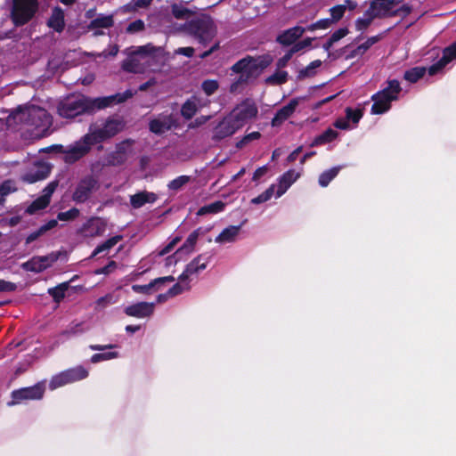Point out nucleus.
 <instances>
[{
    "label": "nucleus",
    "mask_w": 456,
    "mask_h": 456,
    "mask_svg": "<svg viewBox=\"0 0 456 456\" xmlns=\"http://www.w3.org/2000/svg\"><path fill=\"white\" fill-rule=\"evenodd\" d=\"M426 72V69L423 67H415L411 69H408L404 73V79L411 82L415 83L417 82L420 77L424 76Z\"/></svg>",
    "instance_id": "58836bf2"
},
{
    "label": "nucleus",
    "mask_w": 456,
    "mask_h": 456,
    "mask_svg": "<svg viewBox=\"0 0 456 456\" xmlns=\"http://www.w3.org/2000/svg\"><path fill=\"white\" fill-rule=\"evenodd\" d=\"M118 46L117 45H110L107 49H105L102 53L95 54V56L104 57V58H107L110 56L114 57L118 54Z\"/></svg>",
    "instance_id": "e2e57ef3"
},
{
    "label": "nucleus",
    "mask_w": 456,
    "mask_h": 456,
    "mask_svg": "<svg viewBox=\"0 0 456 456\" xmlns=\"http://www.w3.org/2000/svg\"><path fill=\"white\" fill-rule=\"evenodd\" d=\"M381 39V36H374L369 37L364 43L358 45L355 49H354L349 54V58H354L357 56L362 55L365 52H367L373 45L378 43Z\"/></svg>",
    "instance_id": "7c9ffc66"
},
{
    "label": "nucleus",
    "mask_w": 456,
    "mask_h": 456,
    "mask_svg": "<svg viewBox=\"0 0 456 456\" xmlns=\"http://www.w3.org/2000/svg\"><path fill=\"white\" fill-rule=\"evenodd\" d=\"M17 286L15 283L0 280V292H11L16 289Z\"/></svg>",
    "instance_id": "774afa93"
},
{
    "label": "nucleus",
    "mask_w": 456,
    "mask_h": 456,
    "mask_svg": "<svg viewBox=\"0 0 456 456\" xmlns=\"http://www.w3.org/2000/svg\"><path fill=\"white\" fill-rule=\"evenodd\" d=\"M314 38H311V37H307L302 41H299L297 43H296L290 49L289 51L294 54L306 47H310L311 45H312V42H313Z\"/></svg>",
    "instance_id": "4d7b16f0"
},
{
    "label": "nucleus",
    "mask_w": 456,
    "mask_h": 456,
    "mask_svg": "<svg viewBox=\"0 0 456 456\" xmlns=\"http://www.w3.org/2000/svg\"><path fill=\"white\" fill-rule=\"evenodd\" d=\"M154 307V303L140 302L126 306L124 312L128 316L144 318L153 314Z\"/></svg>",
    "instance_id": "4be33fe9"
},
{
    "label": "nucleus",
    "mask_w": 456,
    "mask_h": 456,
    "mask_svg": "<svg viewBox=\"0 0 456 456\" xmlns=\"http://www.w3.org/2000/svg\"><path fill=\"white\" fill-rule=\"evenodd\" d=\"M47 24L50 28L57 32H61L64 28V12L60 7H55L53 10L52 15L49 18Z\"/></svg>",
    "instance_id": "cd10ccee"
},
{
    "label": "nucleus",
    "mask_w": 456,
    "mask_h": 456,
    "mask_svg": "<svg viewBox=\"0 0 456 456\" xmlns=\"http://www.w3.org/2000/svg\"><path fill=\"white\" fill-rule=\"evenodd\" d=\"M118 354L117 352H108V353H99L95 354L91 357V362L93 363H97L102 361H108L114 358H117Z\"/></svg>",
    "instance_id": "8fccbe9b"
},
{
    "label": "nucleus",
    "mask_w": 456,
    "mask_h": 456,
    "mask_svg": "<svg viewBox=\"0 0 456 456\" xmlns=\"http://www.w3.org/2000/svg\"><path fill=\"white\" fill-rule=\"evenodd\" d=\"M322 65V61L320 60H316L312 61L305 69H303L300 74L302 76H313L314 74V69L319 68Z\"/></svg>",
    "instance_id": "052dcab7"
},
{
    "label": "nucleus",
    "mask_w": 456,
    "mask_h": 456,
    "mask_svg": "<svg viewBox=\"0 0 456 456\" xmlns=\"http://www.w3.org/2000/svg\"><path fill=\"white\" fill-rule=\"evenodd\" d=\"M156 285L154 283V281H152L151 282H150L149 284H146V285H133L132 286V289L136 292V293H144V294H147L150 292V290L152 289V288H155Z\"/></svg>",
    "instance_id": "69168bd1"
},
{
    "label": "nucleus",
    "mask_w": 456,
    "mask_h": 456,
    "mask_svg": "<svg viewBox=\"0 0 456 456\" xmlns=\"http://www.w3.org/2000/svg\"><path fill=\"white\" fill-rule=\"evenodd\" d=\"M182 240V237L180 236H176L175 237L166 247H164L159 252V256H164L167 253H169L174 248L175 246L180 242Z\"/></svg>",
    "instance_id": "338daca9"
},
{
    "label": "nucleus",
    "mask_w": 456,
    "mask_h": 456,
    "mask_svg": "<svg viewBox=\"0 0 456 456\" xmlns=\"http://www.w3.org/2000/svg\"><path fill=\"white\" fill-rule=\"evenodd\" d=\"M122 240V236L121 235H116L109 240H107L106 241H104L103 243L98 245L94 252H93V256L103 252V251H108L110 250V248H112L117 243H118L120 240Z\"/></svg>",
    "instance_id": "f704fd0d"
},
{
    "label": "nucleus",
    "mask_w": 456,
    "mask_h": 456,
    "mask_svg": "<svg viewBox=\"0 0 456 456\" xmlns=\"http://www.w3.org/2000/svg\"><path fill=\"white\" fill-rule=\"evenodd\" d=\"M133 95L134 92L132 90H126L123 94L98 98L94 102L83 95H70L57 103L56 110L58 115L62 118H74L78 115L90 111L94 107L103 109L114 103L123 102Z\"/></svg>",
    "instance_id": "f257e3e1"
},
{
    "label": "nucleus",
    "mask_w": 456,
    "mask_h": 456,
    "mask_svg": "<svg viewBox=\"0 0 456 456\" xmlns=\"http://www.w3.org/2000/svg\"><path fill=\"white\" fill-rule=\"evenodd\" d=\"M44 393L45 386L42 383H37L33 387L14 390L12 393V400L7 404L8 406H12L20 403L24 400H39L43 397Z\"/></svg>",
    "instance_id": "9b49d317"
},
{
    "label": "nucleus",
    "mask_w": 456,
    "mask_h": 456,
    "mask_svg": "<svg viewBox=\"0 0 456 456\" xmlns=\"http://www.w3.org/2000/svg\"><path fill=\"white\" fill-rule=\"evenodd\" d=\"M191 180V177L189 175H180L174 180L170 181L167 184V188L171 191H179L183 186L190 183Z\"/></svg>",
    "instance_id": "79ce46f5"
},
{
    "label": "nucleus",
    "mask_w": 456,
    "mask_h": 456,
    "mask_svg": "<svg viewBox=\"0 0 456 456\" xmlns=\"http://www.w3.org/2000/svg\"><path fill=\"white\" fill-rule=\"evenodd\" d=\"M58 186V182H51L44 190L43 195L35 200L26 209L29 215H34L37 211L45 208L51 200V197Z\"/></svg>",
    "instance_id": "f3484780"
},
{
    "label": "nucleus",
    "mask_w": 456,
    "mask_h": 456,
    "mask_svg": "<svg viewBox=\"0 0 456 456\" xmlns=\"http://www.w3.org/2000/svg\"><path fill=\"white\" fill-rule=\"evenodd\" d=\"M118 300V297H116L112 293H110V294H107V295L98 298L97 301L95 302V304H96V307L98 309H102L110 305H113V304L117 303Z\"/></svg>",
    "instance_id": "49530a36"
},
{
    "label": "nucleus",
    "mask_w": 456,
    "mask_h": 456,
    "mask_svg": "<svg viewBox=\"0 0 456 456\" xmlns=\"http://www.w3.org/2000/svg\"><path fill=\"white\" fill-rule=\"evenodd\" d=\"M330 20H332V23L335 24L338 21H339L344 14H345V8L344 6L338 4L330 9Z\"/></svg>",
    "instance_id": "3c124183"
},
{
    "label": "nucleus",
    "mask_w": 456,
    "mask_h": 456,
    "mask_svg": "<svg viewBox=\"0 0 456 456\" xmlns=\"http://www.w3.org/2000/svg\"><path fill=\"white\" fill-rule=\"evenodd\" d=\"M64 372L69 383L84 379L88 376V371L82 366L66 370Z\"/></svg>",
    "instance_id": "473e14b6"
},
{
    "label": "nucleus",
    "mask_w": 456,
    "mask_h": 456,
    "mask_svg": "<svg viewBox=\"0 0 456 456\" xmlns=\"http://www.w3.org/2000/svg\"><path fill=\"white\" fill-rule=\"evenodd\" d=\"M172 14L176 19H187L189 18L191 12L187 8H184L177 4H174L172 6Z\"/></svg>",
    "instance_id": "5fc2aeb1"
},
{
    "label": "nucleus",
    "mask_w": 456,
    "mask_h": 456,
    "mask_svg": "<svg viewBox=\"0 0 456 456\" xmlns=\"http://www.w3.org/2000/svg\"><path fill=\"white\" fill-rule=\"evenodd\" d=\"M158 197L154 192L142 191L130 196V204L134 208H140L146 204H152Z\"/></svg>",
    "instance_id": "393cba45"
},
{
    "label": "nucleus",
    "mask_w": 456,
    "mask_h": 456,
    "mask_svg": "<svg viewBox=\"0 0 456 456\" xmlns=\"http://www.w3.org/2000/svg\"><path fill=\"white\" fill-rule=\"evenodd\" d=\"M114 24L113 15L100 14L88 25L89 29L109 28Z\"/></svg>",
    "instance_id": "c756f323"
},
{
    "label": "nucleus",
    "mask_w": 456,
    "mask_h": 456,
    "mask_svg": "<svg viewBox=\"0 0 456 456\" xmlns=\"http://www.w3.org/2000/svg\"><path fill=\"white\" fill-rule=\"evenodd\" d=\"M16 188L11 181H5L0 185V205L5 201V197L15 191Z\"/></svg>",
    "instance_id": "de8ad7c7"
},
{
    "label": "nucleus",
    "mask_w": 456,
    "mask_h": 456,
    "mask_svg": "<svg viewBox=\"0 0 456 456\" xmlns=\"http://www.w3.org/2000/svg\"><path fill=\"white\" fill-rule=\"evenodd\" d=\"M349 30L347 28H340L334 31L326 43L323 44L322 47L325 51L329 52L330 48L338 43L340 39L347 36Z\"/></svg>",
    "instance_id": "2f4dec72"
},
{
    "label": "nucleus",
    "mask_w": 456,
    "mask_h": 456,
    "mask_svg": "<svg viewBox=\"0 0 456 456\" xmlns=\"http://www.w3.org/2000/svg\"><path fill=\"white\" fill-rule=\"evenodd\" d=\"M288 72L284 70H278L272 76L265 79V83L268 85H281L287 81Z\"/></svg>",
    "instance_id": "a19ab883"
},
{
    "label": "nucleus",
    "mask_w": 456,
    "mask_h": 456,
    "mask_svg": "<svg viewBox=\"0 0 456 456\" xmlns=\"http://www.w3.org/2000/svg\"><path fill=\"white\" fill-rule=\"evenodd\" d=\"M191 100L195 103V107L198 110L207 107L210 103L208 99L197 95L191 96Z\"/></svg>",
    "instance_id": "680f3d73"
},
{
    "label": "nucleus",
    "mask_w": 456,
    "mask_h": 456,
    "mask_svg": "<svg viewBox=\"0 0 456 456\" xmlns=\"http://www.w3.org/2000/svg\"><path fill=\"white\" fill-rule=\"evenodd\" d=\"M275 184L270 185L263 193L251 200L252 204H261L268 201L275 192Z\"/></svg>",
    "instance_id": "c03bdc74"
},
{
    "label": "nucleus",
    "mask_w": 456,
    "mask_h": 456,
    "mask_svg": "<svg viewBox=\"0 0 456 456\" xmlns=\"http://www.w3.org/2000/svg\"><path fill=\"white\" fill-rule=\"evenodd\" d=\"M456 58V43L444 49L443 57L429 67L428 73L433 76L442 70L451 61Z\"/></svg>",
    "instance_id": "5701e85b"
},
{
    "label": "nucleus",
    "mask_w": 456,
    "mask_h": 456,
    "mask_svg": "<svg viewBox=\"0 0 456 456\" xmlns=\"http://www.w3.org/2000/svg\"><path fill=\"white\" fill-rule=\"evenodd\" d=\"M173 120L169 115H162L150 123V129L155 134H163L172 126Z\"/></svg>",
    "instance_id": "a878e982"
},
{
    "label": "nucleus",
    "mask_w": 456,
    "mask_h": 456,
    "mask_svg": "<svg viewBox=\"0 0 456 456\" xmlns=\"http://www.w3.org/2000/svg\"><path fill=\"white\" fill-rule=\"evenodd\" d=\"M300 173L296 172L294 169H289L285 172L278 179V184L276 185L275 196L280 198L282 196L287 190L299 178Z\"/></svg>",
    "instance_id": "412c9836"
},
{
    "label": "nucleus",
    "mask_w": 456,
    "mask_h": 456,
    "mask_svg": "<svg viewBox=\"0 0 456 456\" xmlns=\"http://www.w3.org/2000/svg\"><path fill=\"white\" fill-rule=\"evenodd\" d=\"M411 6H410L409 4H402L401 2L400 4L394 5V17L401 16L404 18L411 12Z\"/></svg>",
    "instance_id": "603ef678"
},
{
    "label": "nucleus",
    "mask_w": 456,
    "mask_h": 456,
    "mask_svg": "<svg viewBox=\"0 0 456 456\" xmlns=\"http://www.w3.org/2000/svg\"><path fill=\"white\" fill-rule=\"evenodd\" d=\"M362 117V112L360 110H353L350 108L346 109V118L351 119L354 123H358Z\"/></svg>",
    "instance_id": "0e129e2a"
},
{
    "label": "nucleus",
    "mask_w": 456,
    "mask_h": 456,
    "mask_svg": "<svg viewBox=\"0 0 456 456\" xmlns=\"http://www.w3.org/2000/svg\"><path fill=\"white\" fill-rule=\"evenodd\" d=\"M58 258L59 253L56 252H53L47 256H37L23 263L21 267L27 272L40 273L52 266Z\"/></svg>",
    "instance_id": "f8f14e48"
},
{
    "label": "nucleus",
    "mask_w": 456,
    "mask_h": 456,
    "mask_svg": "<svg viewBox=\"0 0 456 456\" xmlns=\"http://www.w3.org/2000/svg\"><path fill=\"white\" fill-rule=\"evenodd\" d=\"M266 66L267 62L251 56H247L237 61L232 65V70L235 73H240V76L236 82L231 85L230 91L233 93L237 90L240 84L256 77Z\"/></svg>",
    "instance_id": "20e7f679"
},
{
    "label": "nucleus",
    "mask_w": 456,
    "mask_h": 456,
    "mask_svg": "<svg viewBox=\"0 0 456 456\" xmlns=\"http://www.w3.org/2000/svg\"><path fill=\"white\" fill-rule=\"evenodd\" d=\"M340 168V167H335L322 173L319 176V184L322 187H326L338 175Z\"/></svg>",
    "instance_id": "4c0bfd02"
},
{
    "label": "nucleus",
    "mask_w": 456,
    "mask_h": 456,
    "mask_svg": "<svg viewBox=\"0 0 456 456\" xmlns=\"http://www.w3.org/2000/svg\"><path fill=\"white\" fill-rule=\"evenodd\" d=\"M50 172L51 167L47 163L37 161L22 175V180L29 183H34L48 177Z\"/></svg>",
    "instance_id": "a211bd4d"
},
{
    "label": "nucleus",
    "mask_w": 456,
    "mask_h": 456,
    "mask_svg": "<svg viewBox=\"0 0 456 456\" xmlns=\"http://www.w3.org/2000/svg\"><path fill=\"white\" fill-rule=\"evenodd\" d=\"M153 0H131L122 7L124 12H135L141 8H147Z\"/></svg>",
    "instance_id": "e433bc0d"
},
{
    "label": "nucleus",
    "mask_w": 456,
    "mask_h": 456,
    "mask_svg": "<svg viewBox=\"0 0 456 456\" xmlns=\"http://www.w3.org/2000/svg\"><path fill=\"white\" fill-rule=\"evenodd\" d=\"M67 384H69V379L65 372L62 371L51 379L49 387L51 390H54Z\"/></svg>",
    "instance_id": "37998d69"
},
{
    "label": "nucleus",
    "mask_w": 456,
    "mask_h": 456,
    "mask_svg": "<svg viewBox=\"0 0 456 456\" xmlns=\"http://www.w3.org/2000/svg\"><path fill=\"white\" fill-rule=\"evenodd\" d=\"M240 128H241V126L238 124L233 116L229 114L215 127L213 139L221 140L226 138L235 134Z\"/></svg>",
    "instance_id": "2eb2a0df"
},
{
    "label": "nucleus",
    "mask_w": 456,
    "mask_h": 456,
    "mask_svg": "<svg viewBox=\"0 0 456 456\" xmlns=\"http://www.w3.org/2000/svg\"><path fill=\"white\" fill-rule=\"evenodd\" d=\"M197 111L198 110L195 107V103L191 100V98L183 104L181 109L182 116L186 119L191 118Z\"/></svg>",
    "instance_id": "a18cd8bd"
},
{
    "label": "nucleus",
    "mask_w": 456,
    "mask_h": 456,
    "mask_svg": "<svg viewBox=\"0 0 456 456\" xmlns=\"http://www.w3.org/2000/svg\"><path fill=\"white\" fill-rule=\"evenodd\" d=\"M79 216V210L76 208H70L66 212H61L58 214L57 218L61 221L74 220Z\"/></svg>",
    "instance_id": "864d4df0"
},
{
    "label": "nucleus",
    "mask_w": 456,
    "mask_h": 456,
    "mask_svg": "<svg viewBox=\"0 0 456 456\" xmlns=\"http://www.w3.org/2000/svg\"><path fill=\"white\" fill-rule=\"evenodd\" d=\"M210 256L206 255H199L191 262H190L183 273L179 276L181 281H185L190 276L197 274L200 271L204 270L209 262Z\"/></svg>",
    "instance_id": "aec40b11"
},
{
    "label": "nucleus",
    "mask_w": 456,
    "mask_h": 456,
    "mask_svg": "<svg viewBox=\"0 0 456 456\" xmlns=\"http://www.w3.org/2000/svg\"><path fill=\"white\" fill-rule=\"evenodd\" d=\"M8 126L24 125L37 135H43L52 126V116L43 108L35 105L20 106L6 118Z\"/></svg>",
    "instance_id": "f03ea898"
},
{
    "label": "nucleus",
    "mask_w": 456,
    "mask_h": 456,
    "mask_svg": "<svg viewBox=\"0 0 456 456\" xmlns=\"http://www.w3.org/2000/svg\"><path fill=\"white\" fill-rule=\"evenodd\" d=\"M68 288L66 283H61L57 287L51 288L48 289V293L53 297V299L59 302L65 296V291Z\"/></svg>",
    "instance_id": "09e8293b"
},
{
    "label": "nucleus",
    "mask_w": 456,
    "mask_h": 456,
    "mask_svg": "<svg viewBox=\"0 0 456 456\" xmlns=\"http://www.w3.org/2000/svg\"><path fill=\"white\" fill-rule=\"evenodd\" d=\"M240 226H229L223 230V232L216 238L217 243H229L233 242L239 235Z\"/></svg>",
    "instance_id": "c85d7f7f"
},
{
    "label": "nucleus",
    "mask_w": 456,
    "mask_h": 456,
    "mask_svg": "<svg viewBox=\"0 0 456 456\" xmlns=\"http://www.w3.org/2000/svg\"><path fill=\"white\" fill-rule=\"evenodd\" d=\"M12 18L15 25L27 23L37 10V0H12Z\"/></svg>",
    "instance_id": "6e6552de"
},
{
    "label": "nucleus",
    "mask_w": 456,
    "mask_h": 456,
    "mask_svg": "<svg viewBox=\"0 0 456 456\" xmlns=\"http://www.w3.org/2000/svg\"><path fill=\"white\" fill-rule=\"evenodd\" d=\"M107 224L100 217H92L88 219L77 230V233L86 238L102 236L106 231Z\"/></svg>",
    "instance_id": "4468645a"
},
{
    "label": "nucleus",
    "mask_w": 456,
    "mask_h": 456,
    "mask_svg": "<svg viewBox=\"0 0 456 456\" xmlns=\"http://www.w3.org/2000/svg\"><path fill=\"white\" fill-rule=\"evenodd\" d=\"M338 136V132L329 128L325 132H323L322 134L315 137V139L311 143V147L322 145L327 142H330L333 141Z\"/></svg>",
    "instance_id": "72a5a7b5"
},
{
    "label": "nucleus",
    "mask_w": 456,
    "mask_h": 456,
    "mask_svg": "<svg viewBox=\"0 0 456 456\" xmlns=\"http://www.w3.org/2000/svg\"><path fill=\"white\" fill-rule=\"evenodd\" d=\"M225 204L223 201H215L211 204L200 208L198 211L199 216L206 214H216L224 210Z\"/></svg>",
    "instance_id": "c9c22d12"
},
{
    "label": "nucleus",
    "mask_w": 456,
    "mask_h": 456,
    "mask_svg": "<svg viewBox=\"0 0 456 456\" xmlns=\"http://www.w3.org/2000/svg\"><path fill=\"white\" fill-rule=\"evenodd\" d=\"M300 101L301 98H293L289 102L288 104L279 109L272 119V126H280L287 119H289L296 111Z\"/></svg>",
    "instance_id": "6ab92c4d"
},
{
    "label": "nucleus",
    "mask_w": 456,
    "mask_h": 456,
    "mask_svg": "<svg viewBox=\"0 0 456 456\" xmlns=\"http://www.w3.org/2000/svg\"><path fill=\"white\" fill-rule=\"evenodd\" d=\"M305 32V28L300 26H295L284 30L277 37V42L282 45H290L300 38Z\"/></svg>",
    "instance_id": "b1692460"
},
{
    "label": "nucleus",
    "mask_w": 456,
    "mask_h": 456,
    "mask_svg": "<svg viewBox=\"0 0 456 456\" xmlns=\"http://www.w3.org/2000/svg\"><path fill=\"white\" fill-rule=\"evenodd\" d=\"M144 29V22L142 20H136L131 22L126 28L128 33H136Z\"/></svg>",
    "instance_id": "bf43d9fd"
},
{
    "label": "nucleus",
    "mask_w": 456,
    "mask_h": 456,
    "mask_svg": "<svg viewBox=\"0 0 456 456\" xmlns=\"http://www.w3.org/2000/svg\"><path fill=\"white\" fill-rule=\"evenodd\" d=\"M185 30L203 45L208 44L217 32L214 20L207 15H202L187 22Z\"/></svg>",
    "instance_id": "39448f33"
},
{
    "label": "nucleus",
    "mask_w": 456,
    "mask_h": 456,
    "mask_svg": "<svg viewBox=\"0 0 456 456\" xmlns=\"http://www.w3.org/2000/svg\"><path fill=\"white\" fill-rule=\"evenodd\" d=\"M401 90L400 83L397 80H389L387 87L371 96L373 101L371 113L379 115L387 112L391 107V102L398 99Z\"/></svg>",
    "instance_id": "423d86ee"
},
{
    "label": "nucleus",
    "mask_w": 456,
    "mask_h": 456,
    "mask_svg": "<svg viewBox=\"0 0 456 456\" xmlns=\"http://www.w3.org/2000/svg\"><path fill=\"white\" fill-rule=\"evenodd\" d=\"M184 281H181L179 280V282L175 283L168 291H167V295L169 297H174V296H176L178 294H181L183 291L189 289V286L186 284L184 285L183 284Z\"/></svg>",
    "instance_id": "13d9d810"
},
{
    "label": "nucleus",
    "mask_w": 456,
    "mask_h": 456,
    "mask_svg": "<svg viewBox=\"0 0 456 456\" xmlns=\"http://www.w3.org/2000/svg\"><path fill=\"white\" fill-rule=\"evenodd\" d=\"M94 144L92 134H86L64 151L65 162L74 163L78 160L89 151L91 146Z\"/></svg>",
    "instance_id": "9d476101"
},
{
    "label": "nucleus",
    "mask_w": 456,
    "mask_h": 456,
    "mask_svg": "<svg viewBox=\"0 0 456 456\" xmlns=\"http://www.w3.org/2000/svg\"><path fill=\"white\" fill-rule=\"evenodd\" d=\"M202 234L201 228L193 231L183 242V244L176 250L175 255H190L194 251L199 237Z\"/></svg>",
    "instance_id": "bb28decb"
},
{
    "label": "nucleus",
    "mask_w": 456,
    "mask_h": 456,
    "mask_svg": "<svg viewBox=\"0 0 456 456\" xmlns=\"http://www.w3.org/2000/svg\"><path fill=\"white\" fill-rule=\"evenodd\" d=\"M99 188V183L94 176L88 175L81 179L72 194V200L77 203L86 202L92 193L97 191Z\"/></svg>",
    "instance_id": "1a4fd4ad"
},
{
    "label": "nucleus",
    "mask_w": 456,
    "mask_h": 456,
    "mask_svg": "<svg viewBox=\"0 0 456 456\" xmlns=\"http://www.w3.org/2000/svg\"><path fill=\"white\" fill-rule=\"evenodd\" d=\"M242 127L244 124L257 114V108L251 101H245L236 106L230 113Z\"/></svg>",
    "instance_id": "dca6fc26"
},
{
    "label": "nucleus",
    "mask_w": 456,
    "mask_h": 456,
    "mask_svg": "<svg viewBox=\"0 0 456 456\" xmlns=\"http://www.w3.org/2000/svg\"><path fill=\"white\" fill-rule=\"evenodd\" d=\"M374 20L375 18L372 17L371 14H369V9H367L362 17H360L355 20V28L358 31H363L369 28Z\"/></svg>",
    "instance_id": "ea45409f"
},
{
    "label": "nucleus",
    "mask_w": 456,
    "mask_h": 456,
    "mask_svg": "<svg viewBox=\"0 0 456 456\" xmlns=\"http://www.w3.org/2000/svg\"><path fill=\"white\" fill-rule=\"evenodd\" d=\"M126 52L128 57L123 61L121 67L125 71L131 73H143L146 69V64H150L152 60L163 55V49L151 44L132 46L127 48Z\"/></svg>",
    "instance_id": "7ed1b4c3"
},
{
    "label": "nucleus",
    "mask_w": 456,
    "mask_h": 456,
    "mask_svg": "<svg viewBox=\"0 0 456 456\" xmlns=\"http://www.w3.org/2000/svg\"><path fill=\"white\" fill-rule=\"evenodd\" d=\"M124 123L120 119L110 118L101 124L90 126L88 134H92V141L97 143L113 137L124 129Z\"/></svg>",
    "instance_id": "0eeeda50"
},
{
    "label": "nucleus",
    "mask_w": 456,
    "mask_h": 456,
    "mask_svg": "<svg viewBox=\"0 0 456 456\" xmlns=\"http://www.w3.org/2000/svg\"><path fill=\"white\" fill-rule=\"evenodd\" d=\"M400 3L401 0H373L368 8L369 14L375 19L394 17V5Z\"/></svg>",
    "instance_id": "ddd939ff"
},
{
    "label": "nucleus",
    "mask_w": 456,
    "mask_h": 456,
    "mask_svg": "<svg viewBox=\"0 0 456 456\" xmlns=\"http://www.w3.org/2000/svg\"><path fill=\"white\" fill-rule=\"evenodd\" d=\"M201 88L207 95H211L217 90L218 82L216 80H206L202 83Z\"/></svg>",
    "instance_id": "6e6d98bb"
}]
</instances>
